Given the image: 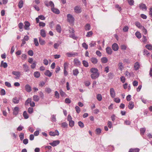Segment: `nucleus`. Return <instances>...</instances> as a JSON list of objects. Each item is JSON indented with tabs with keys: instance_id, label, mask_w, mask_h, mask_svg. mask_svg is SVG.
I'll list each match as a JSON object with an SVG mask.
<instances>
[{
	"instance_id": "f257e3e1",
	"label": "nucleus",
	"mask_w": 152,
	"mask_h": 152,
	"mask_svg": "<svg viewBox=\"0 0 152 152\" xmlns=\"http://www.w3.org/2000/svg\"><path fill=\"white\" fill-rule=\"evenodd\" d=\"M44 3L45 6L48 7H49L50 6L51 8H52L54 7V4L52 1H45Z\"/></svg>"
},
{
	"instance_id": "f03ea898",
	"label": "nucleus",
	"mask_w": 152,
	"mask_h": 152,
	"mask_svg": "<svg viewBox=\"0 0 152 152\" xmlns=\"http://www.w3.org/2000/svg\"><path fill=\"white\" fill-rule=\"evenodd\" d=\"M67 20L68 22L71 23L74 22L75 19L73 16L70 14H68L67 15Z\"/></svg>"
},
{
	"instance_id": "7ed1b4c3",
	"label": "nucleus",
	"mask_w": 152,
	"mask_h": 152,
	"mask_svg": "<svg viewBox=\"0 0 152 152\" xmlns=\"http://www.w3.org/2000/svg\"><path fill=\"white\" fill-rule=\"evenodd\" d=\"M99 72L95 73H92L91 75V77L92 79H95L99 76Z\"/></svg>"
},
{
	"instance_id": "20e7f679",
	"label": "nucleus",
	"mask_w": 152,
	"mask_h": 152,
	"mask_svg": "<svg viewBox=\"0 0 152 152\" xmlns=\"http://www.w3.org/2000/svg\"><path fill=\"white\" fill-rule=\"evenodd\" d=\"M19 111V107H18L16 106L13 110V114L16 116L18 114Z\"/></svg>"
},
{
	"instance_id": "39448f33",
	"label": "nucleus",
	"mask_w": 152,
	"mask_h": 152,
	"mask_svg": "<svg viewBox=\"0 0 152 152\" xmlns=\"http://www.w3.org/2000/svg\"><path fill=\"white\" fill-rule=\"evenodd\" d=\"M24 28L25 30H28L30 29L29 26H30V23L28 21H25L24 23Z\"/></svg>"
},
{
	"instance_id": "423d86ee",
	"label": "nucleus",
	"mask_w": 152,
	"mask_h": 152,
	"mask_svg": "<svg viewBox=\"0 0 152 152\" xmlns=\"http://www.w3.org/2000/svg\"><path fill=\"white\" fill-rule=\"evenodd\" d=\"M12 74L13 75L16 76V77H15L16 79H19L21 75L20 72L18 71H13L12 72Z\"/></svg>"
},
{
	"instance_id": "0eeeda50",
	"label": "nucleus",
	"mask_w": 152,
	"mask_h": 152,
	"mask_svg": "<svg viewBox=\"0 0 152 152\" xmlns=\"http://www.w3.org/2000/svg\"><path fill=\"white\" fill-rule=\"evenodd\" d=\"M74 10L75 12L77 13H80L82 11L81 8L78 6H75L74 8Z\"/></svg>"
},
{
	"instance_id": "6e6552de",
	"label": "nucleus",
	"mask_w": 152,
	"mask_h": 152,
	"mask_svg": "<svg viewBox=\"0 0 152 152\" xmlns=\"http://www.w3.org/2000/svg\"><path fill=\"white\" fill-rule=\"evenodd\" d=\"M110 93L111 96L113 98H114L115 96V93L114 89L113 88H111L110 89Z\"/></svg>"
},
{
	"instance_id": "1a4fd4ad",
	"label": "nucleus",
	"mask_w": 152,
	"mask_h": 152,
	"mask_svg": "<svg viewBox=\"0 0 152 152\" xmlns=\"http://www.w3.org/2000/svg\"><path fill=\"white\" fill-rule=\"evenodd\" d=\"M66 55L69 57H74L75 56L78 55V53L76 52L74 53H66Z\"/></svg>"
},
{
	"instance_id": "9d476101",
	"label": "nucleus",
	"mask_w": 152,
	"mask_h": 152,
	"mask_svg": "<svg viewBox=\"0 0 152 152\" xmlns=\"http://www.w3.org/2000/svg\"><path fill=\"white\" fill-rule=\"evenodd\" d=\"M60 142V141L59 140L53 141L52 142L50 143V144L53 147H55L59 144Z\"/></svg>"
},
{
	"instance_id": "9b49d317",
	"label": "nucleus",
	"mask_w": 152,
	"mask_h": 152,
	"mask_svg": "<svg viewBox=\"0 0 152 152\" xmlns=\"http://www.w3.org/2000/svg\"><path fill=\"white\" fill-rule=\"evenodd\" d=\"M51 10L52 11L56 14H59L60 13L59 10L58 9L55 8L54 7L51 8Z\"/></svg>"
},
{
	"instance_id": "f8f14e48",
	"label": "nucleus",
	"mask_w": 152,
	"mask_h": 152,
	"mask_svg": "<svg viewBox=\"0 0 152 152\" xmlns=\"http://www.w3.org/2000/svg\"><path fill=\"white\" fill-rule=\"evenodd\" d=\"M50 135L54 136L56 135H58L59 133L57 130H56L55 132H50L49 133Z\"/></svg>"
},
{
	"instance_id": "ddd939ff",
	"label": "nucleus",
	"mask_w": 152,
	"mask_h": 152,
	"mask_svg": "<svg viewBox=\"0 0 152 152\" xmlns=\"http://www.w3.org/2000/svg\"><path fill=\"white\" fill-rule=\"evenodd\" d=\"M112 48L115 51H117L118 49V44L116 43L113 44L112 45Z\"/></svg>"
},
{
	"instance_id": "4468645a",
	"label": "nucleus",
	"mask_w": 152,
	"mask_h": 152,
	"mask_svg": "<svg viewBox=\"0 0 152 152\" xmlns=\"http://www.w3.org/2000/svg\"><path fill=\"white\" fill-rule=\"evenodd\" d=\"M25 89L28 92H29L31 91V86L28 84H26L25 86Z\"/></svg>"
},
{
	"instance_id": "2eb2a0df",
	"label": "nucleus",
	"mask_w": 152,
	"mask_h": 152,
	"mask_svg": "<svg viewBox=\"0 0 152 152\" xmlns=\"http://www.w3.org/2000/svg\"><path fill=\"white\" fill-rule=\"evenodd\" d=\"M106 50L107 53L108 54L110 55L112 53V50L111 48L109 47H107L106 48Z\"/></svg>"
},
{
	"instance_id": "dca6fc26",
	"label": "nucleus",
	"mask_w": 152,
	"mask_h": 152,
	"mask_svg": "<svg viewBox=\"0 0 152 152\" xmlns=\"http://www.w3.org/2000/svg\"><path fill=\"white\" fill-rule=\"evenodd\" d=\"M90 60L94 64H96L98 61L97 59L95 57H92L90 59Z\"/></svg>"
},
{
	"instance_id": "f3484780",
	"label": "nucleus",
	"mask_w": 152,
	"mask_h": 152,
	"mask_svg": "<svg viewBox=\"0 0 152 152\" xmlns=\"http://www.w3.org/2000/svg\"><path fill=\"white\" fill-rule=\"evenodd\" d=\"M134 69L135 70H138L140 67V65L139 62H137L134 64Z\"/></svg>"
},
{
	"instance_id": "a211bd4d",
	"label": "nucleus",
	"mask_w": 152,
	"mask_h": 152,
	"mask_svg": "<svg viewBox=\"0 0 152 152\" xmlns=\"http://www.w3.org/2000/svg\"><path fill=\"white\" fill-rule=\"evenodd\" d=\"M129 108L130 110L132 109L134 107V104L133 102L131 101L129 103L128 105Z\"/></svg>"
},
{
	"instance_id": "6ab92c4d",
	"label": "nucleus",
	"mask_w": 152,
	"mask_h": 152,
	"mask_svg": "<svg viewBox=\"0 0 152 152\" xmlns=\"http://www.w3.org/2000/svg\"><path fill=\"white\" fill-rule=\"evenodd\" d=\"M12 102L15 104H17L19 102V99L16 97L13 98L12 100Z\"/></svg>"
},
{
	"instance_id": "aec40b11",
	"label": "nucleus",
	"mask_w": 152,
	"mask_h": 152,
	"mask_svg": "<svg viewBox=\"0 0 152 152\" xmlns=\"http://www.w3.org/2000/svg\"><path fill=\"white\" fill-rule=\"evenodd\" d=\"M74 61L75 63V64L76 66H78L81 64V63L79 60L76 58L75 59Z\"/></svg>"
},
{
	"instance_id": "412c9836",
	"label": "nucleus",
	"mask_w": 152,
	"mask_h": 152,
	"mask_svg": "<svg viewBox=\"0 0 152 152\" xmlns=\"http://www.w3.org/2000/svg\"><path fill=\"white\" fill-rule=\"evenodd\" d=\"M139 6L140 8L142 9V10L145 9V10H146L147 9V7L145 4H141L139 5Z\"/></svg>"
},
{
	"instance_id": "4be33fe9",
	"label": "nucleus",
	"mask_w": 152,
	"mask_h": 152,
	"mask_svg": "<svg viewBox=\"0 0 152 152\" xmlns=\"http://www.w3.org/2000/svg\"><path fill=\"white\" fill-rule=\"evenodd\" d=\"M44 74L45 75L50 77L52 76V74L49 70H47L45 72Z\"/></svg>"
},
{
	"instance_id": "5701e85b",
	"label": "nucleus",
	"mask_w": 152,
	"mask_h": 152,
	"mask_svg": "<svg viewBox=\"0 0 152 152\" xmlns=\"http://www.w3.org/2000/svg\"><path fill=\"white\" fill-rule=\"evenodd\" d=\"M56 29L57 32L60 33L61 31V28L59 24H57L56 26Z\"/></svg>"
},
{
	"instance_id": "b1692460",
	"label": "nucleus",
	"mask_w": 152,
	"mask_h": 152,
	"mask_svg": "<svg viewBox=\"0 0 152 152\" xmlns=\"http://www.w3.org/2000/svg\"><path fill=\"white\" fill-rule=\"evenodd\" d=\"M140 149L138 148H130L129 149V152H139Z\"/></svg>"
},
{
	"instance_id": "393cba45",
	"label": "nucleus",
	"mask_w": 152,
	"mask_h": 152,
	"mask_svg": "<svg viewBox=\"0 0 152 152\" xmlns=\"http://www.w3.org/2000/svg\"><path fill=\"white\" fill-rule=\"evenodd\" d=\"M40 34L41 36L43 37H46V33L44 29H41L40 30Z\"/></svg>"
},
{
	"instance_id": "a878e982",
	"label": "nucleus",
	"mask_w": 152,
	"mask_h": 152,
	"mask_svg": "<svg viewBox=\"0 0 152 152\" xmlns=\"http://www.w3.org/2000/svg\"><path fill=\"white\" fill-rule=\"evenodd\" d=\"M34 75L35 77L39 78L40 75V73L38 71L35 72H34Z\"/></svg>"
},
{
	"instance_id": "bb28decb",
	"label": "nucleus",
	"mask_w": 152,
	"mask_h": 152,
	"mask_svg": "<svg viewBox=\"0 0 152 152\" xmlns=\"http://www.w3.org/2000/svg\"><path fill=\"white\" fill-rule=\"evenodd\" d=\"M90 72L92 73H95L98 72V70L95 68H92L90 69Z\"/></svg>"
},
{
	"instance_id": "cd10ccee",
	"label": "nucleus",
	"mask_w": 152,
	"mask_h": 152,
	"mask_svg": "<svg viewBox=\"0 0 152 152\" xmlns=\"http://www.w3.org/2000/svg\"><path fill=\"white\" fill-rule=\"evenodd\" d=\"M24 70L26 72H27L29 70V67L26 64L23 65Z\"/></svg>"
},
{
	"instance_id": "c85d7f7f",
	"label": "nucleus",
	"mask_w": 152,
	"mask_h": 152,
	"mask_svg": "<svg viewBox=\"0 0 152 152\" xmlns=\"http://www.w3.org/2000/svg\"><path fill=\"white\" fill-rule=\"evenodd\" d=\"M118 69L121 71H122L124 68V66L123 63L121 62H119L118 64Z\"/></svg>"
},
{
	"instance_id": "c756f323",
	"label": "nucleus",
	"mask_w": 152,
	"mask_h": 152,
	"mask_svg": "<svg viewBox=\"0 0 152 152\" xmlns=\"http://www.w3.org/2000/svg\"><path fill=\"white\" fill-rule=\"evenodd\" d=\"M39 42L40 44L42 45L45 44V41L42 39L40 37H39Z\"/></svg>"
},
{
	"instance_id": "7c9ffc66",
	"label": "nucleus",
	"mask_w": 152,
	"mask_h": 152,
	"mask_svg": "<svg viewBox=\"0 0 152 152\" xmlns=\"http://www.w3.org/2000/svg\"><path fill=\"white\" fill-rule=\"evenodd\" d=\"M23 2L22 0H20L18 4V7L19 8L21 9L23 6Z\"/></svg>"
},
{
	"instance_id": "2f4dec72",
	"label": "nucleus",
	"mask_w": 152,
	"mask_h": 152,
	"mask_svg": "<svg viewBox=\"0 0 152 152\" xmlns=\"http://www.w3.org/2000/svg\"><path fill=\"white\" fill-rule=\"evenodd\" d=\"M101 60L102 63H106L107 62L108 59L106 57H102L101 59Z\"/></svg>"
},
{
	"instance_id": "473e14b6",
	"label": "nucleus",
	"mask_w": 152,
	"mask_h": 152,
	"mask_svg": "<svg viewBox=\"0 0 152 152\" xmlns=\"http://www.w3.org/2000/svg\"><path fill=\"white\" fill-rule=\"evenodd\" d=\"M23 115L24 118L25 119H27L28 118V115L26 111L23 112Z\"/></svg>"
},
{
	"instance_id": "72a5a7b5",
	"label": "nucleus",
	"mask_w": 152,
	"mask_h": 152,
	"mask_svg": "<svg viewBox=\"0 0 152 152\" xmlns=\"http://www.w3.org/2000/svg\"><path fill=\"white\" fill-rule=\"evenodd\" d=\"M79 73V72L77 69H75L73 70V74L75 76H77Z\"/></svg>"
},
{
	"instance_id": "f704fd0d",
	"label": "nucleus",
	"mask_w": 152,
	"mask_h": 152,
	"mask_svg": "<svg viewBox=\"0 0 152 152\" xmlns=\"http://www.w3.org/2000/svg\"><path fill=\"white\" fill-rule=\"evenodd\" d=\"M135 25L137 27L139 28H142L143 26H142L140 23L138 22H136L135 23Z\"/></svg>"
},
{
	"instance_id": "c9c22d12",
	"label": "nucleus",
	"mask_w": 152,
	"mask_h": 152,
	"mask_svg": "<svg viewBox=\"0 0 152 152\" xmlns=\"http://www.w3.org/2000/svg\"><path fill=\"white\" fill-rule=\"evenodd\" d=\"M1 65L4 68H7V64L6 62H4L3 61H1Z\"/></svg>"
},
{
	"instance_id": "e433bc0d",
	"label": "nucleus",
	"mask_w": 152,
	"mask_h": 152,
	"mask_svg": "<svg viewBox=\"0 0 152 152\" xmlns=\"http://www.w3.org/2000/svg\"><path fill=\"white\" fill-rule=\"evenodd\" d=\"M33 99L35 102H38L39 100V97L37 95H34L33 96Z\"/></svg>"
},
{
	"instance_id": "4c0bfd02",
	"label": "nucleus",
	"mask_w": 152,
	"mask_h": 152,
	"mask_svg": "<svg viewBox=\"0 0 152 152\" xmlns=\"http://www.w3.org/2000/svg\"><path fill=\"white\" fill-rule=\"evenodd\" d=\"M135 35L136 37L138 39H140L141 37V34L139 31H137L135 33Z\"/></svg>"
},
{
	"instance_id": "58836bf2",
	"label": "nucleus",
	"mask_w": 152,
	"mask_h": 152,
	"mask_svg": "<svg viewBox=\"0 0 152 152\" xmlns=\"http://www.w3.org/2000/svg\"><path fill=\"white\" fill-rule=\"evenodd\" d=\"M91 26L89 24H87L85 26V29L86 31L89 30L90 29Z\"/></svg>"
},
{
	"instance_id": "ea45409f",
	"label": "nucleus",
	"mask_w": 152,
	"mask_h": 152,
	"mask_svg": "<svg viewBox=\"0 0 152 152\" xmlns=\"http://www.w3.org/2000/svg\"><path fill=\"white\" fill-rule=\"evenodd\" d=\"M83 64L85 67H88V63L87 61L85 60L83 61Z\"/></svg>"
},
{
	"instance_id": "a19ab883",
	"label": "nucleus",
	"mask_w": 152,
	"mask_h": 152,
	"mask_svg": "<svg viewBox=\"0 0 152 152\" xmlns=\"http://www.w3.org/2000/svg\"><path fill=\"white\" fill-rule=\"evenodd\" d=\"M34 44L36 46H38L39 45V43L37 39L36 38H35L34 39Z\"/></svg>"
},
{
	"instance_id": "79ce46f5",
	"label": "nucleus",
	"mask_w": 152,
	"mask_h": 152,
	"mask_svg": "<svg viewBox=\"0 0 152 152\" xmlns=\"http://www.w3.org/2000/svg\"><path fill=\"white\" fill-rule=\"evenodd\" d=\"M28 112L30 114H32L33 112V108L32 107H29L28 110Z\"/></svg>"
},
{
	"instance_id": "37998d69",
	"label": "nucleus",
	"mask_w": 152,
	"mask_h": 152,
	"mask_svg": "<svg viewBox=\"0 0 152 152\" xmlns=\"http://www.w3.org/2000/svg\"><path fill=\"white\" fill-rule=\"evenodd\" d=\"M145 47L148 50H152V46L151 45L147 44L145 45Z\"/></svg>"
},
{
	"instance_id": "c03bdc74",
	"label": "nucleus",
	"mask_w": 152,
	"mask_h": 152,
	"mask_svg": "<svg viewBox=\"0 0 152 152\" xmlns=\"http://www.w3.org/2000/svg\"><path fill=\"white\" fill-rule=\"evenodd\" d=\"M74 124H75L74 121L72 120L69 121V126L71 127H72L73 126H74Z\"/></svg>"
},
{
	"instance_id": "a18cd8bd",
	"label": "nucleus",
	"mask_w": 152,
	"mask_h": 152,
	"mask_svg": "<svg viewBox=\"0 0 152 152\" xmlns=\"http://www.w3.org/2000/svg\"><path fill=\"white\" fill-rule=\"evenodd\" d=\"M114 75L112 72H110L108 74V77L109 79H112L114 77Z\"/></svg>"
},
{
	"instance_id": "49530a36",
	"label": "nucleus",
	"mask_w": 152,
	"mask_h": 152,
	"mask_svg": "<svg viewBox=\"0 0 152 152\" xmlns=\"http://www.w3.org/2000/svg\"><path fill=\"white\" fill-rule=\"evenodd\" d=\"M97 99L99 101H101L102 100V96L101 94H98L97 95Z\"/></svg>"
},
{
	"instance_id": "de8ad7c7",
	"label": "nucleus",
	"mask_w": 152,
	"mask_h": 152,
	"mask_svg": "<svg viewBox=\"0 0 152 152\" xmlns=\"http://www.w3.org/2000/svg\"><path fill=\"white\" fill-rule=\"evenodd\" d=\"M143 54L148 56H149V53L147 50L146 49H144L143 50Z\"/></svg>"
},
{
	"instance_id": "09e8293b",
	"label": "nucleus",
	"mask_w": 152,
	"mask_h": 152,
	"mask_svg": "<svg viewBox=\"0 0 152 152\" xmlns=\"http://www.w3.org/2000/svg\"><path fill=\"white\" fill-rule=\"evenodd\" d=\"M56 115H53L51 116L52 121L53 122H55L56 121Z\"/></svg>"
},
{
	"instance_id": "8fccbe9b",
	"label": "nucleus",
	"mask_w": 152,
	"mask_h": 152,
	"mask_svg": "<svg viewBox=\"0 0 152 152\" xmlns=\"http://www.w3.org/2000/svg\"><path fill=\"white\" fill-rule=\"evenodd\" d=\"M78 125L81 128H83L84 127L83 123L81 121H79L78 122Z\"/></svg>"
},
{
	"instance_id": "3c124183",
	"label": "nucleus",
	"mask_w": 152,
	"mask_h": 152,
	"mask_svg": "<svg viewBox=\"0 0 152 152\" xmlns=\"http://www.w3.org/2000/svg\"><path fill=\"white\" fill-rule=\"evenodd\" d=\"M31 99L30 98H28V99L26 100L25 103V105H28L29 103L30 104V102H31Z\"/></svg>"
},
{
	"instance_id": "603ef678",
	"label": "nucleus",
	"mask_w": 152,
	"mask_h": 152,
	"mask_svg": "<svg viewBox=\"0 0 152 152\" xmlns=\"http://www.w3.org/2000/svg\"><path fill=\"white\" fill-rule=\"evenodd\" d=\"M23 24L22 22H20L18 24V26L19 29H21L23 28Z\"/></svg>"
},
{
	"instance_id": "864d4df0",
	"label": "nucleus",
	"mask_w": 152,
	"mask_h": 152,
	"mask_svg": "<svg viewBox=\"0 0 152 152\" xmlns=\"http://www.w3.org/2000/svg\"><path fill=\"white\" fill-rule=\"evenodd\" d=\"M95 131L96 134H99L101 132V130L100 129L98 128L96 129Z\"/></svg>"
},
{
	"instance_id": "5fc2aeb1",
	"label": "nucleus",
	"mask_w": 152,
	"mask_h": 152,
	"mask_svg": "<svg viewBox=\"0 0 152 152\" xmlns=\"http://www.w3.org/2000/svg\"><path fill=\"white\" fill-rule=\"evenodd\" d=\"M93 34V32L92 31L88 32L87 33V34L86 35V37H89L92 35Z\"/></svg>"
},
{
	"instance_id": "6e6d98bb",
	"label": "nucleus",
	"mask_w": 152,
	"mask_h": 152,
	"mask_svg": "<svg viewBox=\"0 0 152 152\" xmlns=\"http://www.w3.org/2000/svg\"><path fill=\"white\" fill-rule=\"evenodd\" d=\"M55 97L57 99H59V94L57 91H56L55 92Z\"/></svg>"
},
{
	"instance_id": "4d7b16f0",
	"label": "nucleus",
	"mask_w": 152,
	"mask_h": 152,
	"mask_svg": "<svg viewBox=\"0 0 152 152\" xmlns=\"http://www.w3.org/2000/svg\"><path fill=\"white\" fill-rule=\"evenodd\" d=\"M27 53L28 54L31 56H32L34 55L33 51L31 50H28Z\"/></svg>"
},
{
	"instance_id": "13d9d810",
	"label": "nucleus",
	"mask_w": 152,
	"mask_h": 152,
	"mask_svg": "<svg viewBox=\"0 0 152 152\" xmlns=\"http://www.w3.org/2000/svg\"><path fill=\"white\" fill-rule=\"evenodd\" d=\"M27 55L25 54H23L21 56V59L23 60H25L27 58Z\"/></svg>"
},
{
	"instance_id": "bf43d9fd",
	"label": "nucleus",
	"mask_w": 152,
	"mask_h": 152,
	"mask_svg": "<svg viewBox=\"0 0 152 152\" xmlns=\"http://www.w3.org/2000/svg\"><path fill=\"white\" fill-rule=\"evenodd\" d=\"M61 126L63 128H65L68 126V124L65 122H64L61 123Z\"/></svg>"
},
{
	"instance_id": "052dcab7",
	"label": "nucleus",
	"mask_w": 152,
	"mask_h": 152,
	"mask_svg": "<svg viewBox=\"0 0 152 152\" xmlns=\"http://www.w3.org/2000/svg\"><path fill=\"white\" fill-rule=\"evenodd\" d=\"M19 137H20V140H22L24 138V134L23 133H21L19 136Z\"/></svg>"
},
{
	"instance_id": "680f3d73",
	"label": "nucleus",
	"mask_w": 152,
	"mask_h": 152,
	"mask_svg": "<svg viewBox=\"0 0 152 152\" xmlns=\"http://www.w3.org/2000/svg\"><path fill=\"white\" fill-rule=\"evenodd\" d=\"M142 30L143 32V33L144 35H146L147 33V30L143 26L142 28Z\"/></svg>"
},
{
	"instance_id": "e2e57ef3",
	"label": "nucleus",
	"mask_w": 152,
	"mask_h": 152,
	"mask_svg": "<svg viewBox=\"0 0 152 152\" xmlns=\"http://www.w3.org/2000/svg\"><path fill=\"white\" fill-rule=\"evenodd\" d=\"M145 131V128H142L140 129V133L141 134L143 135Z\"/></svg>"
},
{
	"instance_id": "0e129e2a",
	"label": "nucleus",
	"mask_w": 152,
	"mask_h": 152,
	"mask_svg": "<svg viewBox=\"0 0 152 152\" xmlns=\"http://www.w3.org/2000/svg\"><path fill=\"white\" fill-rule=\"evenodd\" d=\"M75 109L77 113H79L80 111V108L78 106H76L75 107Z\"/></svg>"
},
{
	"instance_id": "69168bd1",
	"label": "nucleus",
	"mask_w": 152,
	"mask_h": 152,
	"mask_svg": "<svg viewBox=\"0 0 152 152\" xmlns=\"http://www.w3.org/2000/svg\"><path fill=\"white\" fill-rule=\"evenodd\" d=\"M1 95L2 96L4 95L5 94L6 92L4 89H2L0 91Z\"/></svg>"
},
{
	"instance_id": "338daca9",
	"label": "nucleus",
	"mask_w": 152,
	"mask_h": 152,
	"mask_svg": "<svg viewBox=\"0 0 152 152\" xmlns=\"http://www.w3.org/2000/svg\"><path fill=\"white\" fill-rule=\"evenodd\" d=\"M82 46L86 50L88 48V45L85 42H84L82 44Z\"/></svg>"
},
{
	"instance_id": "774afa93",
	"label": "nucleus",
	"mask_w": 152,
	"mask_h": 152,
	"mask_svg": "<svg viewBox=\"0 0 152 152\" xmlns=\"http://www.w3.org/2000/svg\"><path fill=\"white\" fill-rule=\"evenodd\" d=\"M129 4L132 6L134 4V1L133 0H127Z\"/></svg>"
}]
</instances>
